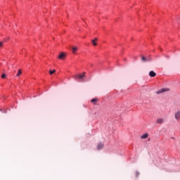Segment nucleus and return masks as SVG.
I'll return each mask as SVG.
<instances>
[{
	"label": "nucleus",
	"instance_id": "nucleus-13",
	"mask_svg": "<svg viewBox=\"0 0 180 180\" xmlns=\"http://www.w3.org/2000/svg\"><path fill=\"white\" fill-rule=\"evenodd\" d=\"M72 53H77V50H78V48L77 46H74L72 48Z\"/></svg>",
	"mask_w": 180,
	"mask_h": 180
},
{
	"label": "nucleus",
	"instance_id": "nucleus-1",
	"mask_svg": "<svg viewBox=\"0 0 180 180\" xmlns=\"http://www.w3.org/2000/svg\"><path fill=\"white\" fill-rule=\"evenodd\" d=\"M169 91V88H163L156 91L157 95H160V94H164V92H168Z\"/></svg>",
	"mask_w": 180,
	"mask_h": 180
},
{
	"label": "nucleus",
	"instance_id": "nucleus-9",
	"mask_svg": "<svg viewBox=\"0 0 180 180\" xmlns=\"http://www.w3.org/2000/svg\"><path fill=\"white\" fill-rule=\"evenodd\" d=\"M95 41H98V38H95L94 39L91 40L93 46H98V44Z\"/></svg>",
	"mask_w": 180,
	"mask_h": 180
},
{
	"label": "nucleus",
	"instance_id": "nucleus-12",
	"mask_svg": "<svg viewBox=\"0 0 180 180\" xmlns=\"http://www.w3.org/2000/svg\"><path fill=\"white\" fill-rule=\"evenodd\" d=\"M20 75H22V70L19 69L16 74V77H20Z\"/></svg>",
	"mask_w": 180,
	"mask_h": 180
},
{
	"label": "nucleus",
	"instance_id": "nucleus-2",
	"mask_svg": "<svg viewBox=\"0 0 180 180\" xmlns=\"http://www.w3.org/2000/svg\"><path fill=\"white\" fill-rule=\"evenodd\" d=\"M151 58L150 57H148V58H146L144 56H142L141 57V60L143 61V63H147V61H151Z\"/></svg>",
	"mask_w": 180,
	"mask_h": 180
},
{
	"label": "nucleus",
	"instance_id": "nucleus-15",
	"mask_svg": "<svg viewBox=\"0 0 180 180\" xmlns=\"http://www.w3.org/2000/svg\"><path fill=\"white\" fill-rule=\"evenodd\" d=\"M55 72H56V70H49V74H50V75H53V74H54Z\"/></svg>",
	"mask_w": 180,
	"mask_h": 180
},
{
	"label": "nucleus",
	"instance_id": "nucleus-10",
	"mask_svg": "<svg viewBox=\"0 0 180 180\" xmlns=\"http://www.w3.org/2000/svg\"><path fill=\"white\" fill-rule=\"evenodd\" d=\"M148 137V133H146V134H144L143 135H142L141 136V139H147Z\"/></svg>",
	"mask_w": 180,
	"mask_h": 180
},
{
	"label": "nucleus",
	"instance_id": "nucleus-6",
	"mask_svg": "<svg viewBox=\"0 0 180 180\" xmlns=\"http://www.w3.org/2000/svg\"><path fill=\"white\" fill-rule=\"evenodd\" d=\"M157 73H155V72L154 71H150L149 72V76H150L152 78H154V77H156Z\"/></svg>",
	"mask_w": 180,
	"mask_h": 180
},
{
	"label": "nucleus",
	"instance_id": "nucleus-8",
	"mask_svg": "<svg viewBox=\"0 0 180 180\" xmlns=\"http://www.w3.org/2000/svg\"><path fill=\"white\" fill-rule=\"evenodd\" d=\"M102 148H103V143H98L97 145V150H102Z\"/></svg>",
	"mask_w": 180,
	"mask_h": 180
},
{
	"label": "nucleus",
	"instance_id": "nucleus-4",
	"mask_svg": "<svg viewBox=\"0 0 180 180\" xmlns=\"http://www.w3.org/2000/svg\"><path fill=\"white\" fill-rule=\"evenodd\" d=\"M165 122V120L164 118H158L157 120H156V123L158 124H162V123H164Z\"/></svg>",
	"mask_w": 180,
	"mask_h": 180
},
{
	"label": "nucleus",
	"instance_id": "nucleus-11",
	"mask_svg": "<svg viewBox=\"0 0 180 180\" xmlns=\"http://www.w3.org/2000/svg\"><path fill=\"white\" fill-rule=\"evenodd\" d=\"M91 103H93V105H96V102H98V99L97 98H93L91 100Z\"/></svg>",
	"mask_w": 180,
	"mask_h": 180
},
{
	"label": "nucleus",
	"instance_id": "nucleus-5",
	"mask_svg": "<svg viewBox=\"0 0 180 180\" xmlns=\"http://www.w3.org/2000/svg\"><path fill=\"white\" fill-rule=\"evenodd\" d=\"M58 58H59V60H64V58H65V53H61L58 56Z\"/></svg>",
	"mask_w": 180,
	"mask_h": 180
},
{
	"label": "nucleus",
	"instance_id": "nucleus-7",
	"mask_svg": "<svg viewBox=\"0 0 180 180\" xmlns=\"http://www.w3.org/2000/svg\"><path fill=\"white\" fill-rule=\"evenodd\" d=\"M174 117L176 120H178L180 118V111H178L177 112L175 113Z\"/></svg>",
	"mask_w": 180,
	"mask_h": 180
},
{
	"label": "nucleus",
	"instance_id": "nucleus-17",
	"mask_svg": "<svg viewBox=\"0 0 180 180\" xmlns=\"http://www.w3.org/2000/svg\"><path fill=\"white\" fill-rule=\"evenodd\" d=\"M2 46H4V43L0 41V47H2Z\"/></svg>",
	"mask_w": 180,
	"mask_h": 180
},
{
	"label": "nucleus",
	"instance_id": "nucleus-16",
	"mask_svg": "<svg viewBox=\"0 0 180 180\" xmlns=\"http://www.w3.org/2000/svg\"><path fill=\"white\" fill-rule=\"evenodd\" d=\"M136 176H139V175H140V173L139 172H136Z\"/></svg>",
	"mask_w": 180,
	"mask_h": 180
},
{
	"label": "nucleus",
	"instance_id": "nucleus-3",
	"mask_svg": "<svg viewBox=\"0 0 180 180\" xmlns=\"http://www.w3.org/2000/svg\"><path fill=\"white\" fill-rule=\"evenodd\" d=\"M84 77H85V72L83 73V75H76L75 76V79H82V78H84Z\"/></svg>",
	"mask_w": 180,
	"mask_h": 180
},
{
	"label": "nucleus",
	"instance_id": "nucleus-14",
	"mask_svg": "<svg viewBox=\"0 0 180 180\" xmlns=\"http://www.w3.org/2000/svg\"><path fill=\"white\" fill-rule=\"evenodd\" d=\"M6 77H7V75L5 74V73H3V74L1 75V78H2V79H5V78H6Z\"/></svg>",
	"mask_w": 180,
	"mask_h": 180
}]
</instances>
